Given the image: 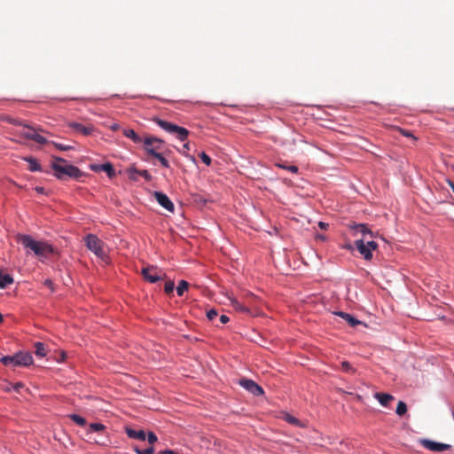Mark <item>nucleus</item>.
I'll list each match as a JSON object with an SVG mask.
<instances>
[{
  "label": "nucleus",
  "mask_w": 454,
  "mask_h": 454,
  "mask_svg": "<svg viewBox=\"0 0 454 454\" xmlns=\"http://www.w3.org/2000/svg\"><path fill=\"white\" fill-rule=\"evenodd\" d=\"M18 241L20 242L25 248L31 250L35 255L41 259L47 258L49 254L54 253V248L51 245L44 241H37L30 235H20Z\"/></svg>",
  "instance_id": "f257e3e1"
},
{
  "label": "nucleus",
  "mask_w": 454,
  "mask_h": 454,
  "mask_svg": "<svg viewBox=\"0 0 454 454\" xmlns=\"http://www.w3.org/2000/svg\"><path fill=\"white\" fill-rule=\"evenodd\" d=\"M51 168L58 179H65L67 176L74 179H79L83 176L82 172L75 166L67 164L63 158L54 156Z\"/></svg>",
  "instance_id": "f03ea898"
},
{
  "label": "nucleus",
  "mask_w": 454,
  "mask_h": 454,
  "mask_svg": "<svg viewBox=\"0 0 454 454\" xmlns=\"http://www.w3.org/2000/svg\"><path fill=\"white\" fill-rule=\"evenodd\" d=\"M153 121L156 123L159 127H160L162 129H164L166 132L176 135L177 138L180 139L181 141H185L189 136V130L186 129L185 128L161 120L159 117H153Z\"/></svg>",
  "instance_id": "7ed1b4c3"
},
{
  "label": "nucleus",
  "mask_w": 454,
  "mask_h": 454,
  "mask_svg": "<svg viewBox=\"0 0 454 454\" xmlns=\"http://www.w3.org/2000/svg\"><path fill=\"white\" fill-rule=\"evenodd\" d=\"M1 363L5 365L27 366L32 364L33 357L29 353H17L14 356H5L1 357Z\"/></svg>",
  "instance_id": "20e7f679"
},
{
  "label": "nucleus",
  "mask_w": 454,
  "mask_h": 454,
  "mask_svg": "<svg viewBox=\"0 0 454 454\" xmlns=\"http://www.w3.org/2000/svg\"><path fill=\"white\" fill-rule=\"evenodd\" d=\"M85 245L89 250L98 258L104 260L106 257L104 243L96 235L89 234L84 238Z\"/></svg>",
  "instance_id": "39448f33"
},
{
  "label": "nucleus",
  "mask_w": 454,
  "mask_h": 454,
  "mask_svg": "<svg viewBox=\"0 0 454 454\" xmlns=\"http://www.w3.org/2000/svg\"><path fill=\"white\" fill-rule=\"evenodd\" d=\"M142 144L146 153L154 157L155 154L159 153L158 151L161 149L164 141L156 137L146 135L144 137Z\"/></svg>",
  "instance_id": "423d86ee"
},
{
  "label": "nucleus",
  "mask_w": 454,
  "mask_h": 454,
  "mask_svg": "<svg viewBox=\"0 0 454 454\" xmlns=\"http://www.w3.org/2000/svg\"><path fill=\"white\" fill-rule=\"evenodd\" d=\"M38 131H43L42 129H37L30 126L24 125V130L20 131V136L27 138L31 139L37 144L46 145L49 143L44 137L40 135Z\"/></svg>",
  "instance_id": "0eeeda50"
},
{
  "label": "nucleus",
  "mask_w": 454,
  "mask_h": 454,
  "mask_svg": "<svg viewBox=\"0 0 454 454\" xmlns=\"http://www.w3.org/2000/svg\"><path fill=\"white\" fill-rule=\"evenodd\" d=\"M349 230L353 231V236H357L360 234L361 239H367L368 238L373 239L376 237L375 233L369 228V225L366 223H351L348 224Z\"/></svg>",
  "instance_id": "6e6552de"
},
{
  "label": "nucleus",
  "mask_w": 454,
  "mask_h": 454,
  "mask_svg": "<svg viewBox=\"0 0 454 454\" xmlns=\"http://www.w3.org/2000/svg\"><path fill=\"white\" fill-rule=\"evenodd\" d=\"M419 442L424 448L434 452H442L445 450H450L452 449L450 444L436 442L429 439H419Z\"/></svg>",
  "instance_id": "1a4fd4ad"
},
{
  "label": "nucleus",
  "mask_w": 454,
  "mask_h": 454,
  "mask_svg": "<svg viewBox=\"0 0 454 454\" xmlns=\"http://www.w3.org/2000/svg\"><path fill=\"white\" fill-rule=\"evenodd\" d=\"M239 385L255 396L262 395L264 393L262 387L252 380L241 379Z\"/></svg>",
  "instance_id": "9d476101"
},
{
  "label": "nucleus",
  "mask_w": 454,
  "mask_h": 454,
  "mask_svg": "<svg viewBox=\"0 0 454 454\" xmlns=\"http://www.w3.org/2000/svg\"><path fill=\"white\" fill-rule=\"evenodd\" d=\"M141 273L150 283H155L162 279V276L159 274L158 269L153 266L143 268Z\"/></svg>",
  "instance_id": "9b49d317"
},
{
  "label": "nucleus",
  "mask_w": 454,
  "mask_h": 454,
  "mask_svg": "<svg viewBox=\"0 0 454 454\" xmlns=\"http://www.w3.org/2000/svg\"><path fill=\"white\" fill-rule=\"evenodd\" d=\"M355 246L364 260L371 261L372 259V251L365 244L364 239H356Z\"/></svg>",
  "instance_id": "f8f14e48"
},
{
  "label": "nucleus",
  "mask_w": 454,
  "mask_h": 454,
  "mask_svg": "<svg viewBox=\"0 0 454 454\" xmlns=\"http://www.w3.org/2000/svg\"><path fill=\"white\" fill-rule=\"evenodd\" d=\"M154 198L156 199L157 202L163 207L165 209H167L169 212H174L175 207L172 201L168 199V197L160 192H154Z\"/></svg>",
  "instance_id": "ddd939ff"
},
{
  "label": "nucleus",
  "mask_w": 454,
  "mask_h": 454,
  "mask_svg": "<svg viewBox=\"0 0 454 454\" xmlns=\"http://www.w3.org/2000/svg\"><path fill=\"white\" fill-rule=\"evenodd\" d=\"M68 127L73 129L74 131L82 134L83 136H89L94 130V127L92 125L84 126L78 122H70L68 123Z\"/></svg>",
  "instance_id": "4468645a"
},
{
  "label": "nucleus",
  "mask_w": 454,
  "mask_h": 454,
  "mask_svg": "<svg viewBox=\"0 0 454 454\" xmlns=\"http://www.w3.org/2000/svg\"><path fill=\"white\" fill-rule=\"evenodd\" d=\"M91 169L94 171H104L107 174V176L112 178L115 176L116 173L113 167V165L109 162L101 164V165H92Z\"/></svg>",
  "instance_id": "2eb2a0df"
},
{
  "label": "nucleus",
  "mask_w": 454,
  "mask_h": 454,
  "mask_svg": "<svg viewBox=\"0 0 454 454\" xmlns=\"http://www.w3.org/2000/svg\"><path fill=\"white\" fill-rule=\"evenodd\" d=\"M129 178L134 181L137 180L136 175L143 176L147 182H150L153 178L152 175L147 170H138L136 168H130L129 169Z\"/></svg>",
  "instance_id": "dca6fc26"
},
{
  "label": "nucleus",
  "mask_w": 454,
  "mask_h": 454,
  "mask_svg": "<svg viewBox=\"0 0 454 454\" xmlns=\"http://www.w3.org/2000/svg\"><path fill=\"white\" fill-rule=\"evenodd\" d=\"M125 433L131 439H137L140 441H145L146 439V434L144 430H135L131 427H126Z\"/></svg>",
  "instance_id": "f3484780"
},
{
  "label": "nucleus",
  "mask_w": 454,
  "mask_h": 454,
  "mask_svg": "<svg viewBox=\"0 0 454 454\" xmlns=\"http://www.w3.org/2000/svg\"><path fill=\"white\" fill-rule=\"evenodd\" d=\"M337 316L340 317L342 319H344L350 326L355 327L358 325H361L362 322L356 317H354L352 315L343 312V311H338L335 313Z\"/></svg>",
  "instance_id": "a211bd4d"
},
{
  "label": "nucleus",
  "mask_w": 454,
  "mask_h": 454,
  "mask_svg": "<svg viewBox=\"0 0 454 454\" xmlns=\"http://www.w3.org/2000/svg\"><path fill=\"white\" fill-rule=\"evenodd\" d=\"M123 135L132 140L135 144H142L144 137L137 134L133 129H124L122 131Z\"/></svg>",
  "instance_id": "6ab92c4d"
},
{
  "label": "nucleus",
  "mask_w": 454,
  "mask_h": 454,
  "mask_svg": "<svg viewBox=\"0 0 454 454\" xmlns=\"http://www.w3.org/2000/svg\"><path fill=\"white\" fill-rule=\"evenodd\" d=\"M374 397L382 406L385 407H387L388 403L395 399L392 395L387 393H375Z\"/></svg>",
  "instance_id": "aec40b11"
},
{
  "label": "nucleus",
  "mask_w": 454,
  "mask_h": 454,
  "mask_svg": "<svg viewBox=\"0 0 454 454\" xmlns=\"http://www.w3.org/2000/svg\"><path fill=\"white\" fill-rule=\"evenodd\" d=\"M231 305L232 306V308L237 310V311H240V312H243V313H249V309L246 306H244L243 304H241L238 300L234 299V298H231Z\"/></svg>",
  "instance_id": "412c9836"
},
{
  "label": "nucleus",
  "mask_w": 454,
  "mask_h": 454,
  "mask_svg": "<svg viewBox=\"0 0 454 454\" xmlns=\"http://www.w3.org/2000/svg\"><path fill=\"white\" fill-rule=\"evenodd\" d=\"M13 278L9 274L0 273V288H5L7 286L12 284Z\"/></svg>",
  "instance_id": "4be33fe9"
},
{
  "label": "nucleus",
  "mask_w": 454,
  "mask_h": 454,
  "mask_svg": "<svg viewBox=\"0 0 454 454\" xmlns=\"http://www.w3.org/2000/svg\"><path fill=\"white\" fill-rule=\"evenodd\" d=\"M283 419L285 421L288 422L289 424H292V425H294V426H297L300 427H303L302 423L298 419H296L295 417H294L288 413L284 414Z\"/></svg>",
  "instance_id": "5701e85b"
},
{
  "label": "nucleus",
  "mask_w": 454,
  "mask_h": 454,
  "mask_svg": "<svg viewBox=\"0 0 454 454\" xmlns=\"http://www.w3.org/2000/svg\"><path fill=\"white\" fill-rule=\"evenodd\" d=\"M35 356H37L39 357H43L46 356V349H45L43 343L36 342L35 344Z\"/></svg>",
  "instance_id": "b1692460"
},
{
  "label": "nucleus",
  "mask_w": 454,
  "mask_h": 454,
  "mask_svg": "<svg viewBox=\"0 0 454 454\" xmlns=\"http://www.w3.org/2000/svg\"><path fill=\"white\" fill-rule=\"evenodd\" d=\"M26 160L29 163V170L31 171H40L41 165L37 162V160L32 157L26 158Z\"/></svg>",
  "instance_id": "393cba45"
},
{
  "label": "nucleus",
  "mask_w": 454,
  "mask_h": 454,
  "mask_svg": "<svg viewBox=\"0 0 454 454\" xmlns=\"http://www.w3.org/2000/svg\"><path fill=\"white\" fill-rule=\"evenodd\" d=\"M189 284L184 281L181 280L176 287V293L178 296H182L184 293L188 289Z\"/></svg>",
  "instance_id": "a878e982"
},
{
  "label": "nucleus",
  "mask_w": 454,
  "mask_h": 454,
  "mask_svg": "<svg viewBox=\"0 0 454 454\" xmlns=\"http://www.w3.org/2000/svg\"><path fill=\"white\" fill-rule=\"evenodd\" d=\"M395 412L398 416H403L407 412V405L404 402L399 401L397 403V407Z\"/></svg>",
  "instance_id": "bb28decb"
},
{
  "label": "nucleus",
  "mask_w": 454,
  "mask_h": 454,
  "mask_svg": "<svg viewBox=\"0 0 454 454\" xmlns=\"http://www.w3.org/2000/svg\"><path fill=\"white\" fill-rule=\"evenodd\" d=\"M69 417L72 419V421H74V423H76L79 426L83 427L86 424V419L77 414H72Z\"/></svg>",
  "instance_id": "cd10ccee"
},
{
  "label": "nucleus",
  "mask_w": 454,
  "mask_h": 454,
  "mask_svg": "<svg viewBox=\"0 0 454 454\" xmlns=\"http://www.w3.org/2000/svg\"><path fill=\"white\" fill-rule=\"evenodd\" d=\"M48 144H52L59 151H69V150L74 149V147L70 145H63V144L53 142V141H51V142L49 141Z\"/></svg>",
  "instance_id": "c85d7f7f"
},
{
  "label": "nucleus",
  "mask_w": 454,
  "mask_h": 454,
  "mask_svg": "<svg viewBox=\"0 0 454 454\" xmlns=\"http://www.w3.org/2000/svg\"><path fill=\"white\" fill-rule=\"evenodd\" d=\"M134 450L137 454H153L154 453V448L152 446L145 450H140L138 447H135Z\"/></svg>",
  "instance_id": "c756f323"
},
{
  "label": "nucleus",
  "mask_w": 454,
  "mask_h": 454,
  "mask_svg": "<svg viewBox=\"0 0 454 454\" xmlns=\"http://www.w3.org/2000/svg\"><path fill=\"white\" fill-rule=\"evenodd\" d=\"M154 158H156L163 167L169 168L168 160L163 157L161 153H159L158 154H155Z\"/></svg>",
  "instance_id": "7c9ffc66"
},
{
  "label": "nucleus",
  "mask_w": 454,
  "mask_h": 454,
  "mask_svg": "<svg viewBox=\"0 0 454 454\" xmlns=\"http://www.w3.org/2000/svg\"><path fill=\"white\" fill-rule=\"evenodd\" d=\"M90 428L93 432H100L103 431L106 428V427L100 423H91L90 425Z\"/></svg>",
  "instance_id": "2f4dec72"
},
{
  "label": "nucleus",
  "mask_w": 454,
  "mask_h": 454,
  "mask_svg": "<svg viewBox=\"0 0 454 454\" xmlns=\"http://www.w3.org/2000/svg\"><path fill=\"white\" fill-rule=\"evenodd\" d=\"M341 369L344 372H349V373H354L355 372V370L353 369L351 364L348 362H347V361H343L341 363Z\"/></svg>",
  "instance_id": "473e14b6"
},
{
  "label": "nucleus",
  "mask_w": 454,
  "mask_h": 454,
  "mask_svg": "<svg viewBox=\"0 0 454 454\" xmlns=\"http://www.w3.org/2000/svg\"><path fill=\"white\" fill-rule=\"evenodd\" d=\"M365 244L372 251H374L378 248V244L372 240V239L368 238L365 239Z\"/></svg>",
  "instance_id": "72a5a7b5"
},
{
  "label": "nucleus",
  "mask_w": 454,
  "mask_h": 454,
  "mask_svg": "<svg viewBox=\"0 0 454 454\" xmlns=\"http://www.w3.org/2000/svg\"><path fill=\"white\" fill-rule=\"evenodd\" d=\"M218 316V311L215 309H212L207 312V317L208 320L213 321Z\"/></svg>",
  "instance_id": "f704fd0d"
},
{
  "label": "nucleus",
  "mask_w": 454,
  "mask_h": 454,
  "mask_svg": "<svg viewBox=\"0 0 454 454\" xmlns=\"http://www.w3.org/2000/svg\"><path fill=\"white\" fill-rule=\"evenodd\" d=\"M200 157L207 166H209L211 164V158L206 153L202 152L200 154Z\"/></svg>",
  "instance_id": "c9c22d12"
},
{
  "label": "nucleus",
  "mask_w": 454,
  "mask_h": 454,
  "mask_svg": "<svg viewBox=\"0 0 454 454\" xmlns=\"http://www.w3.org/2000/svg\"><path fill=\"white\" fill-rule=\"evenodd\" d=\"M147 441L150 444H153L158 441V438L153 432H149L147 434Z\"/></svg>",
  "instance_id": "e433bc0d"
},
{
  "label": "nucleus",
  "mask_w": 454,
  "mask_h": 454,
  "mask_svg": "<svg viewBox=\"0 0 454 454\" xmlns=\"http://www.w3.org/2000/svg\"><path fill=\"white\" fill-rule=\"evenodd\" d=\"M174 288H175L174 282H172V281L166 282V284H165V292L167 294L172 293L174 291Z\"/></svg>",
  "instance_id": "4c0bfd02"
},
{
  "label": "nucleus",
  "mask_w": 454,
  "mask_h": 454,
  "mask_svg": "<svg viewBox=\"0 0 454 454\" xmlns=\"http://www.w3.org/2000/svg\"><path fill=\"white\" fill-rule=\"evenodd\" d=\"M43 285L46 287H48L52 293L55 291L54 284L51 279L44 280Z\"/></svg>",
  "instance_id": "58836bf2"
},
{
  "label": "nucleus",
  "mask_w": 454,
  "mask_h": 454,
  "mask_svg": "<svg viewBox=\"0 0 454 454\" xmlns=\"http://www.w3.org/2000/svg\"><path fill=\"white\" fill-rule=\"evenodd\" d=\"M399 130L403 136L407 137H412L414 140L416 139V137L409 130L403 129H400Z\"/></svg>",
  "instance_id": "ea45409f"
},
{
  "label": "nucleus",
  "mask_w": 454,
  "mask_h": 454,
  "mask_svg": "<svg viewBox=\"0 0 454 454\" xmlns=\"http://www.w3.org/2000/svg\"><path fill=\"white\" fill-rule=\"evenodd\" d=\"M189 150H190V145H189V143H185V144H184L183 148L180 150V153L185 156H188L187 152Z\"/></svg>",
  "instance_id": "a19ab883"
},
{
  "label": "nucleus",
  "mask_w": 454,
  "mask_h": 454,
  "mask_svg": "<svg viewBox=\"0 0 454 454\" xmlns=\"http://www.w3.org/2000/svg\"><path fill=\"white\" fill-rule=\"evenodd\" d=\"M24 387V384L21 382H17L16 384L12 385V388L17 392H20V389L23 388Z\"/></svg>",
  "instance_id": "79ce46f5"
},
{
  "label": "nucleus",
  "mask_w": 454,
  "mask_h": 454,
  "mask_svg": "<svg viewBox=\"0 0 454 454\" xmlns=\"http://www.w3.org/2000/svg\"><path fill=\"white\" fill-rule=\"evenodd\" d=\"M219 320L222 324H226L229 322L230 318L226 315H221Z\"/></svg>",
  "instance_id": "37998d69"
},
{
  "label": "nucleus",
  "mask_w": 454,
  "mask_h": 454,
  "mask_svg": "<svg viewBox=\"0 0 454 454\" xmlns=\"http://www.w3.org/2000/svg\"><path fill=\"white\" fill-rule=\"evenodd\" d=\"M287 170L291 171L292 173H297L298 168L294 165H289Z\"/></svg>",
  "instance_id": "c03bdc74"
},
{
  "label": "nucleus",
  "mask_w": 454,
  "mask_h": 454,
  "mask_svg": "<svg viewBox=\"0 0 454 454\" xmlns=\"http://www.w3.org/2000/svg\"><path fill=\"white\" fill-rule=\"evenodd\" d=\"M287 170L291 171L292 173H297L298 168L294 165H289Z\"/></svg>",
  "instance_id": "a18cd8bd"
},
{
  "label": "nucleus",
  "mask_w": 454,
  "mask_h": 454,
  "mask_svg": "<svg viewBox=\"0 0 454 454\" xmlns=\"http://www.w3.org/2000/svg\"><path fill=\"white\" fill-rule=\"evenodd\" d=\"M110 129L112 130L115 131V130H118L120 129V126L117 123H114V124L111 125Z\"/></svg>",
  "instance_id": "49530a36"
},
{
  "label": "nucleus",
  "mask_w": 454,
  "mask_h": 454,
  "mask_svg": "<svg viewBox=\"0 0 454 454\" xmlns=\"http://www.w3.org/2000/svg\"><path fill=\"white\" fill-rule=\"evenodd\" d=\"M276 166L280 168H284V169H287V168H288V166L285 163H277Z\"/></svg>",
  "instance_id": "de8ad7c7"
},
{
  "label": "nucleus",
  "mask_w": 454,
  "mask_h": 454,
  "mask_svg": "<svg viewBox=\"0 0 454 454\" xmlns=\"http://www.w3.org/2000/svg\"><path fill=\"white\" fill-rule=\"evenodd\" d=\"M35 191H36L38 193H43V192H44V188H43V187H41V186H37V187H35Z\"/></svg>",
  "instance_id": "09e8293b"
},
{
  "label": "nucleus",
  "mask_w": 454,
  "mask_h": 454,
  "mask_svg": "<svg viewBox=\"0 0 454 454\" xmlns=\"http://www.w3.org/2000/svg\"><path fill=\"white\" fill-rule=\"evenodd\" d=\"M318 226H319L321 229H325V228H326V226H328V224H327V223H323V222H319Z\"/></svg>",
  "instance_id": "8fccbe9b"
},
{
  "label": "nucleus",
  "mask_w": 454,
  "mask_h": 454,
  "mask_svg": "<svg viewBox=\"0 0 454 454\" xmlns=\"http://www.w3.org/2000/svg\"><path fill=\"white\" fill-rule=\"evenodd\" d=\"M448 183H449L450 186L451 187V189H452V191L454 192V183L451 182V181H448Z\"/></svg>",
  "instance_id": "3c124183"
},
{
  "label": "nucleus",
  "mask_w": 454,
  "mask_h": 454,
  "mask_svg": "<svg viewBox=\"0 0 454 454\" xmlns=\"http://www.w3.org/2000/svg\"><path fill=\"white\" fill-rule=\"evenodd\" d=\"M344 247L348 249V250H352L353 249V247L350 244L346 245Z\"/></svg>",
  "instance_id": "603ef678"
},
{
  "label": "nucleus",
  "mask_w": 454,
  "mask_h": 454,
  "mask_svg": "<svg viewBox=\"0 0 454 454\" xmlns=\"http://www.w3.org/2000/svg\"><path fill=\"white\" fill-rule=\"evenodd\" d=\"M167 454H177V453H176V452H175V451H173V450H167Z\"/></svg>",
  "instance_id": "864d4df0"
},
{
  "label": "nucleus",
  "mask_w": 454,
  "mask_h": 454,
  "mask_svg": "<svg viewBox=\"0 0 454 454\" xmlns=\"http://www.w3.org/2000/svg\"><path fill=\"white\" fill-rule=\"evenodd\" d=\"M3 321V317L2 315L0 314V323Z\"/></svg>",
  "instance_id": "5fc2aeb1"
},
{
  "label": "nucleus",
  "mask_w": 454,
  "mask_h": 454,
  "mask_svg": "<svg viewBox=\"0 0 454 454\" xmlns=\"http://www.w3.org/2000/svg\"><path fill=\"white\" fill-rule=\"evenodd\" d=\"M160 454H167V450L160 452Z\"/></svg>",
  "instance_id": "6e6d98bb"
}]
</instances>
